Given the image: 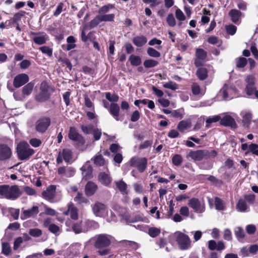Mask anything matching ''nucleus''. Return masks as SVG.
<instances>
[{
  "label": "nucleus",
  "mask_w": 258,
  "mask_h": 258,
  "mask_svg": "<svg viewBox=\"0 0 258 258\" xmlns=\"http://www.w3.org/2000/svg\"><path fill=\"white\" fill-rule=\"evenodd\" d=\"M94 246L98 249L97 252L101 256H105L109 254L110 250L107 247L111 244V240L108 235L100 234L96 235L93 238Z\"/></svg>",
  "instance_id": "obj_1"
},
{
  "label": "nucleus",
  "mask_w": 258,
  "mask_h": 258,
  "mask_svg": "<svg viewBox=\"0 0 258 258\" xmlns=\"http://www.w3.org/2000/svg\"><path fill=\"white\" fill-rule=\"evenodd\" d=\"M18 157L20 160H28L35 153L26 142H20L17 147Z\"/></svg>",
  "instance_id": "obj_2"
},
{
  "label": "nucleus",
  "mask_w": 258,
  "mask_h": 258,
  "mask_svg": "<svg viewBox=\"0 0 258 258\" xmlns=\"http://www.w3.org/2000/svg\"><path fill=\"white\" fill-rule=\"evenodd\" d=\"M69 139L75 143L76 147L83 146L85 144V138L77 131L74 126H71L69 128L68 133Z\"/></svg>",
  "instance_id": "obj_3"
},
{
  "label": "nucleus",
  "mask_w": 258,
  "mask_h": 258,
  "mask_svg": "<svg viewBox=\"0 0 258 258\" xmlns=\"http://www.w3.org/2000/svg\"><path fill=\"white\" fill-rule=\"evenodd\" d=\"M130 165L137 168L140 173H143L147 169L148 159L146 157H133L129 161Z\"/></svg>",
  "instance_id": "obj_4"
},
{
  "label": "nucleus",
  "mask_w": 258,
  "mask_h": 258,
  "mask_svg": "<svg viewBox=\"0 0 258 258\" xmlns=\"http://www.w3.org/2000/svg\"><path fill=\"white\" fill-rule=\"evenodd\" d=\"M50 86L47 82L44 81L41 83L40 87V91L36 96L35 99L40 103H42L48 100L50 97V93L49 92Z\"/></svg>",
  "instance_id": "obj_5"
},
{
  "label": "nucleus",
  "mask_w": 258,
  "mask_h": 258,
  "mask_svg": "<svg viewBox=\"0 0 258 258\" xmlns=\"http://www.w3.org/2000/svg\"><path fill=\"white\" fill-rule=\"evenodd\" d=\"M175 240L181 250H186L190 247L191 241L189 236L181 232H177Z\"/></svg>",
  "instance_id": "obj_6"
},
{
  "label": "nucleus",
  "mask_w": 258,
  "mask_h": 258,
  "mask_svg": "<svg viewBox=\"0 0 258 258\" xmlns=\"http://www.w3.org/2000/svg\"><path fill=\"white\" fill-rule=\"evenodd\" d=\"M51 124V118L48 116H42L36 122L35 130L39 133L44 134Z\"/></svg>",
  "instance_id": "obj_7"
},
{
  "label": "nucleus",
  "mask_w": 258,
  "mask_h": 258,
  "mask_svg": "<svg viewBox=\"0 0 258 258\" xmlns=\"http://www.w3.org/2000/svg\"><path fill=\"white\" fill-rule=\"evenodd\" d=\"M207 52L202 48H198L196 49V58L194 61V64L197 68L204 65L207 57Z\"/></svg>",
  "instance_id": "obj_8"
},
{
  "label": "nucleus",
  "mask_w": 258,
  "mask_h": 258,
  "mask_svg": "<svg viewBox=\"0 0 258 258\" xmlns=\"http://www.w3.org/2000/svg\"><path fill=\"white\" fill-rule=\"evenodd\" d=\"M29 81L28 75L21 73L16 75L13 80V85L15 88H19L26 84Z\"/></svg>",
  "instance_id": "obj_9"
},
{
  "label": "nucleus",
  "mask_w": 258,
  "mask_h": 258,
  "mask_svg": "<svg viewBox=\"0 0 258 258\" xmlns=\"http://www.w3.org/2000/svg\"><path fill=\"white\" fill-rule=\"evenodd\" d=\"M12 155L11 149L5 144H0V161H6L11 158Z\"/></svg>",
  "instance_id": "obj_10"
},
{
  "label": "nucleus",
  "mask_w": 258,
  "mask_h": 258,
  "mask_svg": "<svg viewBox=\"0 0 258 258\" xmlns=\"http://www.w3.org/2000/svg\"><path fill=\"white\" fill-rule=\"evenodd\" d=\"M39 212L38 207L34 206L31 208L23 211L21 215V219L25 220L31 217H34L38 214Z\"/></svg>",
  "instance_id": "obj_11"
},
{
  "label": "nucleus",
  "mask_w": 258,
  "mask_h": 258,
  "mask_svg": "<svg viewBox=\"0 0 258 258\" xmlns=\"http://www.w3.org/2000/svg\"><path fill=\"white\" fill-rule=\"evenodd\" d=\"M188 206L192 208L195 212L202 213L204 212L200 200L196 198H191L187 203Z\"/></svg>",
  "instance_id": "obj_12"
},
{
  "label": "nucleus",
  "mask_w": 258,
  "mask_h": 258,
  "mask_svg": "<svg viewBox=\"0 0 258 258\" xmlns=\"http://www.w3.org/2000/svg\"><path fill=\"white\" fill-rule=\"evenodd\" d=\"M21 195V191L19 186L17 185L9 186L7 199L16 200Z\"/></svg>",
  "instance_id": "obj_13"
},
{
  "label": "nucleus",
  "mask_w": 258,
  "mask_h": 258,
  "mask_svg": "<svg viewBox=\"0 0 258 258\" xmlns=\"http://www.w3.org/2000/svg\"><path fill=\"white\" fill-rule=\"evenodd\" d=\"M56 187L55 185H49L45 190L42 192V197L47 201L53 200L55 196Z\"/></svg>",
  "instance_id": "obj_14"
},
{
  "label": "nucleus",
  "mask_w": 258,
  "mask_h": 258,
  "mask_svg": "<svg viewBox=\"0 0 258 258\" xmlns=\"http://www.w3.org/2000/svg\"><path fill=\"white\" fill-rule=\"evenodd\" d=\"M98 189L96 184L91 181L87 182L85 186V193L87 197L94 195Z\"/></svg>",
  "instance_id": "obj_15"
},
{
  "label": "nucleus",
  "mask_w": 258,
  "mask_h": 258,
  "mask_svg": "<svg viewBox=\"0 0 258 258\" xmlns=\"http://www.w3.org/2000/svg\"><path fill=\"white\" fill-rule=\"evenodd\" d=\"M108 111L110 114L116 121L122 120V119H120V118L119 117L120 108L117 103H111Z\"/></svg>",
  "instance_id": "obj_16"
},
{
  "label": "nucleus",
  "mask_w": 258,
  "mask_h": 258,
  "mask_svg": "<svg viewBox=\"0 0 258 258\" xmlns=\"http://www.w3.org/2000/svg\"><path fill=\"white\" fill-rule=\"evenodd\" d=\"M81 169L82 171L83 179L88 180L92 178L93 168L88 162L86 163Z\"/></svg>",
  "instance_id": "obj_17"
},
{
  "label": "nucleus",
  "mask_w": 258,
  "mask_h": 258,
  "mask_svg": "<svg viewBox=\"0 0 258 258\" xmlns=\"http://www.w3.org/2000/svg\"><path fill=\"white\" fill-rule=\"evenodd\" d=\"M220 123L223 126H230L231 128H235L236 126V123L234 119L230 115L224 116L220 120Z\"/></svg>",
  "instance_id": "obj_18"
},
{
  "label": "nucleus",
  "mask_w": 258,
  "mask_h": 258,
  "mask_svg": "<svg viewBox=\"0 0 258 258\" xmlns=\"http://www.w3.org/2000/svg\"><path fill=\"white\" fill-rule=\"evenodd\" d=\"M98 179L101 184L106 186H108L112 181L111 177L105 172L99 173Z\"/></svg>",
  "instance_id": "obj_19"
},
{
  "label": "nucleus",
  "mask_w": 258,
  "mask_h": 258,
  "mask_svg": "<svg viewBox=\"0 0 258 258\" xmlns=\"http://www.w3.org/2000/svg\"><path fill=\"white\" fill-rule=\"evenodd\" d=\"M188 156L195 161H202L205 159L204 150L191 151L189 152Z\"/></svg>",
  "instance_id": "obj_20"
},
{
  "label": "nucleus",
  "mask_w": 258,
  "mask_h": 258,
  "mask_svg": "<svg viewBox=\"0 0 258 258\" xmlns=\"http://www.w3.org/2000/svg\"><path fill=\"white\" fill-rule=\"evenodd\" d=\"M35 83L33 81L27 83L22 89V94L24 97L30 95L34 87Z\"/></svg>",
  "instance_id": "obj_21"
},
{
  "label": "nucleus",
  "mask_w": 258,
  "mask_h": 258,
  "mask_svg": "<svg viewBox=\"0 0 258 258\" xmlns=\"http://www.w3.org/2000/svg\"><path fill=\"white\" fill-rule=\"evenodd\" d=\"M105 208L104 204L97 202L93 206L92 210L96 216H101L104 212Z\"/></svg>",
  "instance_id": "obj_22"
},
{
  "label": "nucleus",
  "mask_w": 258,
  "mask_h": 258,
  "mask_svg": "<svg viewBox=\"0 0 258 258\" xmlns=\"http://www.w3.org/2000/svg\"><path fill=\"white\" fill-rule=\"evenodd\" d=\"M196 75L200 80H205L208 77V71L205 68L200 67L197 70Z\"/></svg>",
  "instance_id": "obj_23"
},
{
  "label": "nucleus",
  "mask_w": 258,
  "mask_h": 258,
  "mask_svg": "<svg viewBox=\"0 0 258 258\" xmlns=\"http://www.w3.org/2000/svg\"><path fill=\"white\" fill-rule=\"evenodd\" d=\"M68 211L70 212V217L71 219L76 220L78 219V209L75 206L72 202H70L68 205Z\"/></svg>",
  "instance_id": "obj_24"
},
{
  "label": "nucleus",
  "mask_w": 258,
  "mask_h": 258,
  "mask_svg": "<svg viewBox=\"0 0 258 258\" xmlns=\"http://www.w3.org/2000/svg\"><path fill=\"white\" fill-rule=\"evenodd\" d=\"M74 200L78 205L87 204L89 203V201L83 194L81 192H78L76 197H74Z\"/></svg>",
  "instance_id": "obj_25"
},
{
  "label": "nucleus",
  "mask_w": 258,
  "mask_h": 258,
  "mask_svg": "<svg viewBox=\"0 0 258 258\" xmlns=\"http://www.w3.org/2000/svg\"><path fill=\"white\" fill-rule=\"evenodd\" d=\"M229 15L232 22L234 23H236L239 21L241 18V13L237 10L232 9L229 12Z\"/></svg>",
  "instance_id": "obj_26"
},
{
  "label": "nucleus",
  "mask_w": 258,
  "mask_h": 258,
  "mask_svg": "<svg viewBox=\"0 0 258 258\" xmlns=\"http://www.w3.org/2000/svg\"><path fill=\"white\" fill-rule=\"evenodd\" d=\"M70 224L73 231L76 234H79L82 232V221L77 222H70Z\"/></svg>",
  "instance_id": "obj_27"
},
{
  "label": "nucleus",
  "mask_w": 258,
  "mask_h": 258,
  "mask_svg": "<svg viewBox=\"0 0 258 258\" xmlns=\"http://www.w3.org/2000/svg\"><path fill=\"white\" fill-rule=\"evenodd\" d=\"M133 42L136 46L142 47L147 43V39L143 36H136L133 38Z\"/></svg>",
  "instance_id": "obj_28"
},
{
  "label": "nucleus",
  "mask_w": 258,
  "mask_h": 258,
  "mask_svg": "<svg viewBox=\"0 0 258 258\" xmlns=\"http://www.w3.org/2000/svg\"><path fill=\"white\" fill-rule=\"evenodd\" d=\"M94 164L97 166H103L105 165V159L101 154L96 155L91 159Z\"/></svg>",
  "instance_id": "obj_29"
},
{
  "label": "nucleus",
  "mask_w": 258,
  "mask_h": 258,
  "mask_svg": "<svg viewBox=\"0 0 258 258\" xmlns=\"http://www.w3.org/2000/svg\"><path fill=\"white\" fill-rule=\"evenodd\" d=\"M60 153L66 162H69L72 159L73 153L71 150L68 149H63Z\"/></svg>",
  "instance_id": "obj_30"
},
{
  "label": "nucleus",
  "mask_w": 258,
  "mask_h": 258,
  "mask_svg": "<svg viewBox=\"0 0 258 258\" xmlns=\"http://www.w3.org/2000/svg\"><path fill=\"white\" fill-rule=\"evenodd\" d=\"M236 208L238 211L244 212L246 211L248 206L244 200L240 199L236 204Z\"/></svg>",
  "instance_id": "obj_31"
},
{
  "label": "nucleus",
  "mask_w": 258,
  "mask_h": 258,
  "mask_svg": "<svg viewBox=\"0 0 258 258\" xmlns=\"http://www.w3.org/2000/svg\"><path fill=\"white\" fill-rule=\"evenodd\" d=\"M131 64L133 66H138L142 63L141 58L139 56L132 54L129 57Z\"/></svg>",
  "instance_id": "obj_32"
},
{
  "label": "nucleus",
  "mask_w": 258,
  "mask_h": 258,
  "mask_svg": "<svg viewBox=\"0 0 258 258\" xmlns=\"http://www.w3.org/2000/svg\"><path fill=\"white\" fill-rule=\"evenodd\" d=\"M207 179L217 187H221L223 184V182L221 179H218L213 175H210Z\"/></svg>",
  "instance_id": "obj_33"
},
{
  "label": "nucleus",
  "mask_w": 258,
  "mask_h": 258,
  "mask_svg": "<svg viewBox=\"0 0 258 258\" xmlns=\"http://www.w3.org/2000/svg\"><path fill=\"white\" fill-rule=\"evenodd\" d=\"M252 114L250 112H246L242 117V122L244 126L248 127L250 124Z\"/></svg>",
  "instance_id": "obj_34"
},
{
  "label": "nucleus",
  "mask_w": 258,
  "mask_h": 258,
  "mask_svg": "<svg viewBox=\"0 0 258 258\" xmlns=\"http://www.w3.org/2000/svg\"><path fill=\"white\" fill-rule=\"evenodd\" d=\"M159 62L158 61L152 59H146L144 61V66L145 68L148 69L150 68H153L157 66Z\"/></svg>",
  "instance_id": "obj_35"
},
{
  "label": "nucleus",
  "mask_w": 258,
  "mask_h": 258,
  "mask_svg": "<svg viewBox=\"0 0 258 258\" xmlns=\"http://www.w3.org/2000/svg\"><path fill=\"white\" fill-rule=\"evenodd\" d=\"M182 161L183 158L180 154H174L172 157V163L175 166H180L182 163Z\"/></svg>",
  "instance_id": "obj_36"
},
{
  "label": "nucleus",
  "mask_w": 258,
  "mask_h": 258,
  "mask_svg": "<svg viewBox=\"0 0 258 258\" xmlns=\"http://www.w3.org/2000/svg\"><path fill=\"white\" fill-rule=\"evenodd\" d=\"M116 185L120 191L127 194L128 192L126 190L127 184L124 181H123V180L117 181L116 182Z\"/></svg>",
  "instance_id": "obj_37"
},
{
  "label": "nucleus",
  "mask_w": 258,
  "mask_h": 258,
  "mask_svg": "<svg viewBox=\"0 0 258 258\" xmlns=\"http://www.w3.org/2000/svg\"><path fill=\"white\" fill-rule=\"evenodd\" d=\"M251 153L253 155L258 156V144L251 143L248 147V151L245 152V155L248 153Z\"/></svg>",
  "instance_id": "obj_38"
},
{
  "label": "nucleus",
  "mask_w": 258,
  "mask_h": 258,
  "mask_svg": "<svg viewBox=\"0 0 258 258\" xmlns=\"http://www.w3.org/2000/svg\"><path fill=\"white\" fill-rule=\"evenodd\" d=\"M190 123L188 122L186 120H181L180 121L177 126V130H178L180 132H183L185 130H186L188 127H189Z\"/></svg>",
  "instance_id": "obj_39"
},
{
  "label": "nucleus",
  "mask_w": 258,
  "mask_h": 258,
  "mask_svg": "<svg viewBox=\"0 0 258 258\" xmlns=\"http://www.w3.org/2000/svg\"><path fill=\"white\" fill-rule=\"evenodd\" d=\"M205 159H208L213 158L218 155L217 152L215 150H204Z\"/></svg>",
  "instance_id": "obj_40"
},
{
  "label": "nucleus",
  "mask_w": 258,
  "mask_h": 258,
  "mask_svg": "<svg viewBox=\"0 0 258 258\" xmlns=\"http://www.w3.org/2000/svg\"><path fill=\"white\" fill-rule=\"evenodd\" d=\"M99 17L102 22H112L114 21L115 15L113 14L100 15Z\"/></svg>",
  "instance_id": "obj_41"
},
{
  "label": "nucleus",
  "mask_w": 258,
  "mask_h": 258,
  "mask_svg": "<svg viewBox=\"0 0 258 258\" xmlns=\"http://www.w3.org/2000/svg\"><path fill=\"white\" fill-rule=\"evenodd\" d=\"M161 233L160 229L156 227H150L148 230V234L152 238L158 236Z\"/></svg>",
  "instance_id": "obj_42"
},
{
  "label": "nucleus",
  "mask_w": 258,
  "mask_h": 258,
  "mask_svg": "<svg viewBox=\"0 0 258 258\" xmlns=\"http://www.w3.org/2000/svg\"><path fill=\"white\" fill-rule=\"evenodd\" d=\"M22 16H23L22 14H21L19 13H16V14H15L14 16L13 17V18L12 19H11L10 20H7L5 22V24H6V26L8 28L9 27L11 26V25L12 24H14L15 23H16V21H17L18 19L20 17Z\"/></svg>",
  "instance_id": "obj_43"
},
{
  "label": "nucleus",
  "mask_w": 258,
  "mask_h": 258,
  "mask_svg": "<svg viewBox=\"0 0 258 258\" xmlns=\"http://www.w3.org/2000/svg\"><path fill=\"white\" fill-rule=\"evenodd\" d=\"M106 98L110 102H116L119 100V96L116 94H113L111 95L110 92L105 93Z\"/></svg>",
  "instance_id": "obj_44"
},
{
  "label": "nucleus",
  "mask_w": 258,
  "mask_h": 258,
  "mask_svg": "<svg viewBox=\"0 0 258 258\" xmlns=\"http://www.w3.org/2000/svg\"><path fill=\"white\" fill-rule=\"evenodd\" d=\"M215 206L218 210H223L225 209L222 200L218 197H216L215 199Z\"/></svg>",
  "instance_id": "obj_45"
},
{
  "label": "nucleus",
  "mask_w": 258,
  "mask_h": 258,
  "mask_svg": "<svg viewBox=\"0 0 258 258\" xmlns=\"http://www.w3.org/2000/svg\"><path fill=\"white\" fill-rule=\"evenodd\" d=\"M147 52L148 54L151 57H159L161 56L160 52L152 47H148Z\"/></svg>",
  "instance_id": "obj_46"
},
{
  "label": "nucleus",
  "mask_w": 258,
  "mask_h": 258,
  "mask_svg": "<svg viewBox=\"0 0 258 258\" xmlns=\"http://www.w3.org/2000/svg\"><path fill=\"white\" fill-rule=\"evenodd\" d=\"M235 235L237 239L240 240L245 237V232L241 227H238L235 230Z\"/></svg>",
  "instance_id": "obj_47"
},
{
  "label": "nucleus",
  "mask_w": 258,
  "mask_h": 258,
  "mask_svg": "<svg viewBox=\"0 0 258 258\" xmlns=\"http://www.w3.org/2000/svg\"><path fill=\"white\" fill-rule=\"evenodd\" d=\"M163 87L165 88L170 89L172 90H176L178 89V84L171 81L164 84L163 85Z\"/></svg>",
  "instance_id": "obj_48"
},
{
  "label": "nucleus",
  "mask_w": 258,
  "mask_h": 258,
  "mask_svg": "<svg viewBox=\"0 0 258 258\" xmlns=\"http://www.w3.org/2000/svg\"><path fill=\"white\" fill-rule=\"evenodd\" d=\"M114 8V6L111 4L105 5L101 7L98 10V13L100 15L106 14L108 13L110 9Z\"/></svg>",
  "instance_id": "obj_49"
},
{
  "label": "nucleus",
  "mask_w": 258,
  "mask_h": 258,
  "mask_svg": "<svg viewBox=\"0 0 258 258\" xmlns=\"http://www.w3.org/2000/svg\"><path fill=\"white\" fill-rule=\"evenodd\" d=\"M2 252L6 255H9L11 253V248L9 243H3Z\"/></svg>",
  "instance_id": "obj_50"
},
{
  "label": "nucleus",
  "mask_w": 258,
  "mask_h": 258,
  "mask_svg": "<svg viewBox=\"0 0 258 258\" xmlns=\"http://www.w3.org/2000/svg\"><path fill=\"white\" fill-rule=\"evenodd\" d=\"M247 63V59L242 57H240L236 61V67L238 68H243Z\"/></svg>",
  "instance_id": "obj_51"
},
{
  "label": "nucleus",
  "mask_w": 258,
  "mask_h": 258,
  "mask_svg": "<svg viewBox=\"0 0 258 258\" xmlns=\"http://www.w3.org/2000/svg\"><path fill=\"white\" fill-rule=\"evenodd\" d=\"M9 185L3 184L0 185V196L7 199L8 191Z\"/></svg>",
  "instance_id": "obj_52"
},
{
  "label": "nucleus",
  "mask_w": 258,
  "mask_h": 258,
  "mask_svg": "<svg viewBox=\"0 0 258 258\" xmlns=\"http://www.w3.org/2000/svg\"><path fill=\"white\" fill-rule=\"evenodd\" d=\"M81 128L82 131L85 135H88L92 133L94 127L92 124H90L89 125H85L83 124L81 126Z\"/></svg>",
  "instance_id": "obj_53"
},
{
  "label": "nucleus",
  "mask_w": 258,
  "mask_h": 258,
  "mask_svg": "<svg viewBox=\"0 0 258 258\" xmlns=\"http://www.w3.org/2000/svg\"><path fill=\"white\" fill-rule=\"evenodd\" d=\"M162 43V41L156 38L152 39L151 40L149 41L148 44L151 46L155 45L156 44L158 45L159 46H156V48L157 49H161L162 47L160 45Z\"/></svg>",
  "instance_id": "obj_54"
},
{
  "label": "nucleus",
  "mask_w": 258,
  "mask_h": 258,
  "mask_svg": "<svg viewBox=\"0 0 258 258\" xmlns=\"http://www.w3.org/2000/svg\"><path fill=\"white\" fill-rule=\"evenodd\" d=\"M33 40L36 44L42 45L46 42V39L44 36H40L33 37Z\"/></svg>",
  "instance_id": "obj_55"
},
{
  "label": "nucleus",
  "mask_w": 258,
  "mask_h": 258,
  "mask_svg": "<svg viewBox=\"0 0 258 258\" xmlns=\"http://www.w3.org/2000/svg\"><path fill=\"white\" fill-rule=\"evenodd\" d=\"M29 234L34 237H38L40 236L42 234V231L37 228L30 229L29 231Z\"/></svg>",
  "instance_id": "obj_56"
},
{
  "label": "nucleus",
  "mask_w": 258,
  "mask_h": 258,
  "mask_svg": "<svg viewBox=\"0 0 258 258\" xmlns=\"http://www.w3.org/2000/svg\"><path fill=\"white\" fill-rule=\"evenodd\" d=\"M244 198L245 201L247 202L250 204H253L255 201V196L252 194L244 195Z\"/></svg>",
  "instance_id": "obj_57"
},
{
  "label": "nucleus",
  "mask_w": 258,
  "mask_h": 258,
  "mask_svg": "<svg viewBox=\"0 0 258 258\" xmlns=\"http://www.w3.org/2000/svg\"><path fill=\"white\" fill-rule=\"evenodd\" d=\"M92 133L93 134L94 140L98 141L100 140L102 135V132L101 129L98 128H94Z\"/></svg>",
  "instance_id": "obj_58"
},
{
  "label": "nucleus",
  "mask_w": 258,
  "mask_h": 258,
  "mask_svg": "<svg viewBox=\"0 0 258 258\" xmlns=\"http://www.w3.org/2000/svg\"><path fill=\"white\" fill-rule=\"evenodd\" d=\"M39 49L41 51V52L47 54L49 56H51L52 55V49L50 48L49 47L47 46H43L40 47Z\"/></svg>",
  "instance_id": "obj_59"
},
{
  "label": "nucleus",
  "mask_w": 258,
  "mask_h": 258,
  "mask_svg": "<svg viewBox=\"0 0 258 258\" xmlns=\"http://www.w3.org/2000/svg\"><path fill=\"white\" fill-rule=\"evenodd\" d=\"M84 100L85 106L87 108H92V110L94 111V104L87 95L84 96Z\"/></svg>",
  "instance_id": "obj_60"
},
{
  "label": "nucleus",
  "mask_w": 258,
  "mask_h": 258,
  "mask_svg": "<svg viewBox=\"0 0 258 258\" xmlns=\"http://www.w3.org/2000/svg\"><path fill=\"white\" fill-rule=\"evenodd\" d=\"M141 113L138 110L134 111L131 116V120L132 122H136L140 119Z\"/></svg>",
  "instance_id": "obj_61"
},
{
  "label": "nucleus",
  "mask_w": 258,
  "mask_h": 258,
  "mask_svg": "<svg viewBox=\"0 0 258 258\" xmlns=\"http://www.w3.org/2000/svg\"><path fill=\"white\" fill-rule=\"evenodd\" d=\"M166 21H167L168 24L170 26L173 27L175 25V24H176L175 20V18H174L173 14H169L166 18Z\"/></svg>",
  "instance_id": "obj_62"
},
{
  "label": "nucleus",
  "mask_w": 258,
  "mask_h": 258,
  "mask_svg": "<svg viewBox=\"0 0 258 258\" xmlns=\"http://www.w3.org/2000/svg\"><path fill=\"white\" fill-rule=\"evenodd\" d=\"M29 143L32 146L37 148L41 145L42 142L40 139L33 138L29 141Z\"/></svg>",
  "instance_id": "obj_63"
},
{
  "label": "nucleus",
  "mask_w": 258,
  "mask_h": 258,
  "mask_svg": "<svg viewBox=\"0 0 258 258\" xmlns=\"http://www.w3.org/2000/svg\"><path fill=\"white\" fill-rule=\"evenodd\" d=\"M201 90L200 86L198 84L195 83L192 85L191 91L194 95H199L201 93Z\"/></svg>",
  "instance_id": "obj_64"
}]
</instances>
